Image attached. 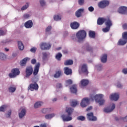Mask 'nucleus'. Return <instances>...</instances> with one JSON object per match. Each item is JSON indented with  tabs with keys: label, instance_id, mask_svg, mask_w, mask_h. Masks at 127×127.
Masks as SVG:
<instances>
[{
	"label": "nucleus",
	"instance_id": "14",
	"mask_svg": "<svg viewBox=\"0 0 127 127\" xmlns=\"http://www.w3.org/2000/svg\"><path fill=\"white\" fill-rule=\"evenodd\" d=\"M28 89L32 91H34V90H38V84L36 83L31 84L29 86Z\"/></svg>",
	"mask_w": 127,
	"mask_h": 127
},
{
	"label": "nucleus",
	"instance_id": "19",
	"mask_svg": "<svg viewBox=\"0 0 127 127\" xmlns=\"http://www.w3.org/2000/svg\"><path fill=\"white\" fill-rule=\"evenodd\" d=\"M89 84V80L87 79H84L80 81V85L82 86V87H85V86H87Z\"/></svg>",
	"mask_w": 127,
	"mask_h": 127
},
{
	"label": "nucleus",
	"instance_id": "43",
	"mask_svg": "<svg viewBox=\"0 0 127 127\" xmlns=\"http://www.w3.org/2000/svg\"><path fill=\"white\" fill-rule=\"evenodd\" d=\"M89 37H91V38H95V32L93 31H90L89 32Z\"/></svg>",
	"mask_w": 127,
	"mask_h": 127
},
{
	"label": "nucleus",
	"instance_id": "62",
	"mask_svg": "<svg viewBox=\"0 0 127 127\" xmlns=\"http://www.w3.org/2000/svg\"><path fill=\"white\" fill-rule=\"evenodd\" d=\"M24 18H28V17H29V14H25L24 15Z\"/></svg>",
	"mask_w": 127,
	"mask_h": 127
},
{
	"label": "nucleus",
	"instance_id": "10",
	"mask_svg": "<svg viewBox=\"0 0 127 127\" xmlns=\"http://www.w3.org/2000/svg\"><path fill=\"white\" fill-rule=\"evenodd\" d=\"M118 11L119 13H121V14H127V7L125 6H121L118 8Z\"/></svg>",
	"mask_w": 127,
	"mask_h": 127
},
{
	"label": "nucleus",
	"instance_id": "26",
	"mask_svg": "<svg viewBox=\"0 0 127 127\" xmlns=\"http://www.w3.org/2000/svg\"><path fill=\"white\" fill-rule=\"evenodd\" d=\"M42 105H43V102L38 101L35 103L34 108L35 109H37L38 108H40V107H41Z\"/></svg>",
	"mask_w": 127,
	"mask_h": 127
},
{
	"label": "nucleus",
	"instance_id": "21",
	"mask_svg": "<svg viewBox=\"0 0 127 127\" xmlns=\"http://www.w3.org/2000/svg\"><path fill=\"white\" fill-rule=\"evenodd\" d=\"M69 89L71 93H73V94L77 93V85L75 84L73 85Z\"/></svg>",
	"mask_w": 127,
	"mask_h": 127
},
{
	"label": "nucleus",
	"instance_id": "29",
	"mask_svg": "<svg viewBox=\"0 0 127 127\" xmlns=\"http://www.w3.org/2000/svg\"><path fill=\"white\" fill-rule=\"evenodd\" d=\"M84 11V8L79 9L75 12V15L77 17H80L81 16V13Z\"/></svg>",
	"mask_w": 127,
	"mask_h": 127
},
{
	"label": "nucleus",
	"instance_id": "20",
	"mask_svg": "<svg viewBox=\"0 0 127 127\" xmlns=\"http://www.w3.org/2000/svg\"><path fill=\"white\" fill-rule=\"evenodd\" d=\"M81 71L83 72V73H85L86 75L88 74V68H87V64H82L81 66Z\"/></svg>",
	"mask_w": 127,
	"mask_h": 127
},
{
	"label": "nucleus",
	"instance_id": "13",
	"mask_svg": "<svg viewBox=\"0 0 127 127\" xmlns=\"http://www.w3.org/2000/svg\"><path fill=\"white\" fill-rule=\"evenodd\" d=\"M40 67V63H38L34 67V71L33 74L34 76H36L37 74H38V72H39V68Z\"/></svg>",
	"mask_w": 127,
	"mask_h": 127
},
{
	"label": "nucleus",
	"instance_id": "30",
	"mask_svg": "<svg viewBox=\"0 0 127 127\" xmlns=\"http://www.w3.org/2000/svg\"><path fill=\"white\" fill-rule=\"evenodd\" d=\"M18 47L19 50L22 51L24 49V46L23 44L21 41H18Z\"/></svg>",
	"mask_w": 127,
	"mask_h": 127
},
{
	"label": "nucleus",
	"instance_id": "49",
	"mask_svg": "<svg viewBox=\"0 0 127 127\" xmlns=\"http://www.w3.org/2000/svg\"><path fill=\"white\" fill-rule=\"evenodd\" d=\"M29 6V4H28V3H27L25 5L22 6V7L21 8V10H25V9H27Z\"/></svg>",
	"mask_w": 127,
	"mask_h": 127
},
{
	"label": "nucleus",
	"instance_id": "47",
	"mask_svg": "<svg viewBox=\"0 0 127 127\" xmlns=\"http://www.w3.org/2000/svg\"><path fill=\"white\" fill-rule=\"evenodd\" d=\"M10 116H11V110H9L7 113L5 114V117L6 118H10Z\"/></svg>",
	"mask_w": 127,
	"mask_h": 127
},
{
	"label": "nucleus",
	"instance_id": "64",
	"mask_svg": "<svg viewBox=\"0 0 127 127\" xmlns=\"http://www.w3.org/2000/svg\"><path fill=\"white\" fill-rule=\"evenodd\" d=\"M40 127H46V125H45V124H41Z\"/></svg>",
	"mask_w": 127,
	"mask_h": 127
},
{
	"label": "nucleus",
	"instance_id": "24",
	"mask_svg": "<svg viewBox=\"0 0 127 127\" xmlns=\"http://www.w3.org/2000/svg\"><path fill=\"white\" fill-rule=\"evenodd\" d=\"M108 55L107 54L103 55L101 57V61L102 63H106L107 62Z\"/></svg>",
	"mask_w": 127,
	"mask_h": 127
},
{
	"label": "nucleus",
	"instance_id": "38",
	"mask_svg": "<svg viewBox=\"0 0 127 127\" xmlns=\"http://www.w3.org/2000/svg\"><path fill=\"white\" fill-rule=\"evenodd\" d=\"M54 19L56 21H59V20H61V16L60 15H55L54 16Z\"/></svg>",
	"mask_w": 127,
	"mask_h": 127
},
{
	"label": "nucleus",
	"instance_id": "56",
	"mask_svg": "<svg viewBox=\"0 0 127 127\" xmlns=\"http://www.w3.org/2000/svg\"><path fill=\"white\" fill-rule=\"evenodd\" d=\"M122 73L125 75L127 74V68H125L122 70Z\"/></svg>",
	"mask_w": 127,
	"mask_h": 127
},
{
	"label": "nucleus",
	"instance_id": "39",
	"mask_svg": "<svg viewBox=\"0 0 127 127\" xmlns=\"http://www.w3.org/2000/svg\"><path fill=\"white\" fill-rule=\"evenodd\" d=\"M73 84V81L71 79H68L65 81V86L66 87H68V86H70V85Z\"/></svg>",
	"mask_w": 127,
	"mask_h": 127
},
{
	"label": "nucleus",
	"instance_id": "11",
	"mask_svg": "<svg viewBox=\"0 0 127 127\" xmlns=\"http://www.w3.org/2000/svg\"><path fill=\"white\" fill-rule=\"evenodd\" d=\"M87 118L88 121L92 122H96L97 117L94 116V113L91 112L87 114Z\"/></svg>",
	"mask_w": 127,
	"mask_h": 127
},
{
	"label": "nucleus",
	"instance_id": "27",
	"mask_svg": "<svg viewBox=\"0 0 127 127\" xmlns=\"http://www.w3.org/2000/svg\"><path fill=\"white\" fill-rule=\"evenodd\" d=\"M64 73L66 75H70L72 74V69L69 68L68 67H64Z\"/></svg>",
	"mask_w": 127,
	"mask_h": 127
},
{
	"label": "nucleus",
	"instance_id": "53",
	"mask_svg": "<svg viewBox=\"0 0 127 127\" xmlns=\"http://www.w3.org/2000/svg\"><path fill=\"white\" fill-rule=\"evenodd\" d=\"M110 28H110L109 27L106 26V28L102 29V31H103V32H109V31H110Z\"/></svg>",
	"mask_w": 127,
	"mask_h": 127
},
{
	"label": "nucleus",
	"instance_id": "52",
	"mask_svg": "<svg viewBox=\"0 0 127 127\" xmlns=\"http://www.w3.org/2000/svg\"><path fill=\"white\" fill-rule=\"evenodd\" d=\"M77 119L78 121H81L82 122H83L85 120L86 118H85V117L81 116L78 117Z\"/></svg>",
	"mask_w": 127,
	"mask_h": 127
},
{
	"label": "nucleus",
	"instance_id": "23",
	"mask_svg": "<svg viewBox=\"0 0 127 127\" xmlns=\"http://www.w3.org/2000/svg\"><path fill=\"white\" fill-rule=\"evenodd\" d=\"M106 21V18H99L97 20V24L102 25Z\"/></svg>",
	"mask_w": 127,
	"mask_h": 127
},
{
	"label": "nucleus",
	"instance_id": "31",
	"mask_svg": "<svg viewBox=\"0 0 127 127\" xmlns=\"http://www.w3.org/2000/svg\"><path fill=\"white\" fill-rule=\"evenodd\" d=\"M63 72L61 70H58L56 72V74H54L55 78H59L61 76H62Z\"/></svg>",
	"mask_w": 127,
	"mask_h": 127
},
{
	"label": "nucleus",
	"instance_id": "59",
	"mask_svg": "<svg viewBox=\"0 0 127 127\" xmlns=\"http://www.w3.org/2000/svg\"><path fill=\"white\" fill-rule=\"evenodd\" d=\"M94 8L93 7V6H90L88 8V10L89 11H90L91 12H93V11L94 10Z\"/></svg>",
	"mask_w": 127,
	"mask_h": 127
},
{
	"label": "nucleus",
	"instance_id": "17",
	"mask_svg": "<svg viewBox=\"0 0 127 127\" xmlns=\"http://www.w3.org/2000/svg\"><path fill=\"white\" fill-rule=\"evenodd\" d=\"M80 24L77 22H73L70 23V27L72 29H77L79 28Z\"/></svg>",
	"mask_w": 127,
	"mask_h": 127
},
{
	"label": "nucleus",
	"instance_id": "4",
	"mask_svg": "<svg viewBox=\"0 0 127 127\" xmlns=\"http://www.w3.org/2000/svg\"><path fill=\"white\" fill-rule=\"evenodd\" d=\"M115 109H116V104H115V103H111L110 106L105 107L104 109L103 112L106 114H109L110 113H112Z\"/></svg>",
	"mask_w": 127,
	"mask_h": 127
},
{
	"label": "nucleus",
	"instance_id": "44",
	"mask_svg": "<svg viewBox=\"0 0 127 127\" xmlns=\"http://www.w3.org/2000/svg\"><path fill=\"white\" fill-rule=\"evenodd\" d=\"M61 57H62V54L60 53H58L56 55V58L59 61H60V60H61Z\"/></svg>",
	"mask_w": 127,
	"mask_h": 127
},
{
	"label": "nucleus",
	"instance_id": "57",
	"mask_svg": "<svg viewBox=\"0 0 127 127\" xmlns=\"http://www.w3.org/2000/svg\"><path fill=\"white\" fill-rule=\"evenodd\" d=\"M36 49H37L36 48H32L30 49V51L33 53H35V52L36 51Z\"/></svg>",
	"mask_w": 127,
	"mask_h": 127
},
{
	"label": "nucleus",
	"instance_id": "8",
	"mask_svg": "<svg viewBox=\"0 0 127 127\" xmlns=\"http://www.w3.org/2000/svg\"><path fill=\"white\" fill-rule=\"evenodd\" d=\"M20 73L19 69L17 68H13L11 70V73L9 74V77H10V78H15V77L19 75Z\"/></svg>",
	"mask_w": 127,
	"mask_h": 127
},
{
	"label": "nucleus",
	"instance_id": "54",
	"mask_svg": "<svg viewBox=\"0 0 127 127\" xmlns=\"http://www.w3.org/2000/svg\"><path fill=\"white\" fill-rule=\"evenodd\" d=\"M9 42H10V40L8 39H5L2 41V44H6L7 43H9Z\"/></svg>",
	"mask_w": 127,
	"mask_h": 127
},
{
	"label": "nucleus",
	"instance_id": "60",
	"mask_svg": "<svg viewBox=\"0 0 127 127\" xmlns=\"http://www.w3.org/2000/svg\"><path fill=\"white\" fill-rule=\"evenodd\" d=\"M56 87L59 88H62V84L61 83H57Z\"/></svg>",
	"mask_w": 127,
	"mask_h": 127
},
{
	"label": "nucleus",
	"instance_id": "61",
	"mask_svg": "<svg viewBox=\"0 0 127 127\" xmlns=\"http://www.w3.org/2000/svg\"><path fill=\"white\" fill-rule=\"evenodd\" d=\"M124 29H127V24H124L123 25Z\"/></svg>",
	"mask_w": 127,
	"mask_h": 127
},
{
	"label": "nucleus",
	"instance_id": "5",
	"mask_svg": "<svg viewBox=\"0 0 127 127\" xmlns=\"http://www.w3.org/2000/svg\"><path fill=\"white\" fill-rule=\"evenodd\" d=\"M41 50H49L51 48L50 43H41L40 45Z\"/></svg>",
	"mask_w": 127,
	"mask_h": 127
},
{
	"label": "nucleus",
	"instance_id": "34",
	"mask_svg": "<svg viewBox=\"0 0 127 127\" xmlns=\"http://www.w3.org/2000/svg\"><path fill=\"white\" fill-rule=\"evenodd\" d=\"M52 28V27L51 26H48L46 28V34H51V29Z\"/></svg>",
	"mask_w": 127,
	"mask_h": 127
},
{
	"label": "nucleus",
	"instance_id": "37",
	"mask_svg": "<svg viewBox=\"0 0 127 127\" xmlns=\"http://www.w3.org/2000/svg\"><path fill=\"white\" fill-rule=\"evenodd\" d=\"M72 64H73V61L72 60H68L64 62V65L65 66H67L68 65H72Z\"/></svg>",
	"mask_w": 127,
	"mask_h": 127
},
{
	"label": "nucleus",
	"instance_id": "7",
	"mask_svg": "<svg viewBox=\"0 0 127 127\" xmlns=\"http://www.w3.org/2000/svg\"><path fill=\"white\" fill-rule=\"evenodd\" d=\"M33 73V68L32 66H28L25 69V77L26 78H29Z\"/></svg>",
	"mask_w": 127,
	"mask_h": 127
},
{
	"label": "nucleus",
	"instance_id": "12",
	"mask_svg": "<svg viewBox=\"0 0 127 127\" xmlns=\"http://www.w3.org/2000/svg\"><path fill=\"white\" fill-rule=\"evenodd\" d=\"M109 98L111 101H115L116 102L119 100L120 95L119 93H112L110 95Z\"/></svg>",
	"mask_w": 127,
	"mask_h": 127
},
{
	"label": "nucleus",
	"instance_id": "40",
	"mask_svg": "<svg viewBox=\"0 0 127 127\" xmlns=\"http://www.w3.org/2000/svg\"><path fill=\"white\" fill-rule=\"evenodd\" d=\"M95 69L97 70V71H101L103 69V65L101 64H97L95 66Z\"/></svg>",
	"mask_w": 127,
	"mask_h": 127
},
{
	"label": "nucleus",
	"instance_id": "45",
	"mask_svg": "<svg viewBox=\"0 0 127 127\" xmlns=\"http://www.w3.org/2000/svg\"><path fill=\"white\" fill-rule=\"evenodd\" d=\"M85 48L87 51H91L92 50V47L90 46L89 44H86L85 45Z\"/></svg>",
	"mask_w": 127,
	"mask_h": 127
},
{
	"label": "nucleus",
	"instance_id": "2",
	"mask_svg": "<svg viewBox=\"0 0 127 127\" xmlns=\"http://www.w3.org/2000/svg\"><path fill=\"white\" fill-rule=\"evenodd\" d=\"M91 101L95 100L96 103H97L99 106H103L105 104L106 101L103 99L104 95L103 94H98L96 95L91 94L90 96Z\"/></svg>",
	"mask_w": 127,
	"mask_h": 127
},
{
	"label": "nucleus",
	"instance_id": "25",
	"mask_svg": "<svg viewBox=\"0 0 127 127\" xmlns=\"http://www.w3.org/2000/svg\"><path fill=\"white\" fill-rule=\"evenodd\" d=\"M29 60H30V59L29 58H25L23 59L20 63L21 66H24V65L26 64V62H27V61H29Z\"/></svg>",
	"mask_w": 127,
	"mask_h": 127
},
{
	"label": "nucleus",
	"instance_id": "28",
	"mask_svg": "<svg viewBox=\"0 0 127 127\" xmlns=\"http://www.w3.org/2000/svg\"><path fill=\"white\" fill-rule=\"evenodd\" d=\"M25 114H26V111L25 109H22L21 111L19 113V118L20 119H22L24 116H25Z\"/></svg>",
	"mask_w": 127,
	"mask_h": 127
},
{
	"label": "nucleus",
	"instance_id": "18",
	"mask_svg": "<svg viewBox=\"0 0 127 127\" xmlns=\"http://www.w3.org/2000/svg\"><path fill=\"white\" fill-rule=\"evenodd\" d=\"M127 41L125 40L124 38L120 39L118 42V45H121V46H124L125 45V44H127Z\"/></svg>",
	"mask_w": 127,
	"mask_h": 127
},
{
	"label": "nucleus",
	"instance_id": "48",
	"mask_svg": "<svg viewBox=\"0 0 127 127\" xmlns=\"http://www.w3.org/2000/svg\"><path fill=\"white\" fill-rule=\"evenodd\" d=\"M42 59L43 60H46V59H47V53H46V52H43L42 53Z\"/></svg>",
	"mask_w": 127,
	"mask_h": 127
},
{
	"label": "nucleus",
	"instance_id": "58",
	"mask_svg": "<svg viewBox=\"0 0 127 127\" xmlns=\"http://www.w3.org/2000/svg\"><path fill=\"white\" fill-rule=\"evenodd\" d=\"M84 0H78L79 4H80V5H82V4H84Z\"/></svg>",
	"mask_w": 127,
	"mask_h": 127
},
{
	"label": "nucleus",
	"instance_id": "46",
	"mask_svg": "<svg viewBox=\"0 0 127 127\" xmlns=\"http://www.w3.org/2000/svg\"><path fill=\"white\" fill-rule=\"evenodd\" d=\"M6 34V30H3L2 29H0V36H1V35H4Z\"/></svg>",
	"mask_w": 127,
	"mask_h": 127
},
{
	"label": "nucleus",
	"instance_id": "15",
	"mask_svg": "<svg viewBox=\"0 0 127 127\" xmlns=\"http://www.w3.org/2000/svg\"><path fill=\"white\" fill-rule=\"evenodd\" d=\"M24 26L26 28H31L33 26V22L29 20L24 23Z\"/></svg>",
	"mask_w": 127,
	"mask_h": 127
},
{
	"label": "nucleus",
	"instance_id": "42",
	"mask_svg": "<svg viewBox=\"0 0 127 127\" xmlns=\"http://www.w3.org/2000/svg\"><path fill=\"white\" fill-rule=\"evenodd\" d=\"M71 107H76L78 105V102L76 100H72L70 103Z\"/></svg>",
	"mask_w": 127,
	"mask_h": 127
},
{
	"label": "nucleus",
	"instance_id": "6",
	"mask_svg": "<svg viewBox=\"0 0 127 127\" xmlns=\"http://www.w3.org/2000/svg\"><path fill=\"white\" fill-rule=\"evenodd\" d=\"M90 97H91V95H90ZM90 100H92L91 99V97L90 99L88 98H83L80 103L81 107V108H86V107H87V106H88V105H89V102H90Z\"/></svg>",
	"mask_w": 127,
	"mask_h": 127
},
{
	"label": "nucleus",
	"instance_id": "16",
	"mask_svg": "<svg viewBox=\"0 0 127 127\" xmlns=\"http://www.w3.org/2000/svg\"><path fill=\"white\" fill-rule=\"evenodd\" d=\"M105 25L107 26L108 27L111 28V26L113 25V23L112 22V20L110 19V18H106L105 20Z\"/></svg>",
	"mask_w": 127,
	"mask_h": 127
},
{
	"label": "nucleus",
	"instance_id": "50",
	"mask_svg": "<svg viewBox=\"0 0 127 127\" xmlns=\"http://www.w3.org/2000/svg\"><path fill=\"white\" fill-rule=\"evenodd\" d=\"M40 4L41 6H45L46 5V2L44 0H40Z\"/></svg>",
	"mask_w": 127,
	"mask_h": 127
},
{
	"label": "nucleus",
	"instance_id": "55",
	"mask_svg": "<svg viewBox=\"0 0 127 127\" xmlns=\"http://www.w3.org/2000/svg\"><path fill=\"white\" fill-rule=\"evenodd\" d=\"M36 59H33L31 61V64H33V65H34L35 64H36Z\"/></svg>",
	"mask_w": 127,
	"mask_h": 127
},
{
	"label": "nucleus",
	"instance_id": "9",
	"mask_svg": "<svg viewBox=\"0 0 127 127\" xmlns=\"http://www.w3.org/2000/svg\"><path fill=\"white\" fill-rule=\"evenodd\" d=\"M109 1L104 0L99 2L98 5L100 8H105V7L109 5Z\"/></svg>",
	"mask_w": 127,
	"mask_h": 127
},
{
	"label": "nucleus",
	"instance_id": "3",
	"mask_svg": "<svg viewBox=\"0 0 127 127\" xmlns=\"http://www.w3.org/2000/svg\"><path fill=\"white\" fill-rule=\"evenodd\" d=\"M73 109L71 108H66L65 112L67 113L68 116L66 115V114H64L61 116L63 122H70V121H72V117L70 116V115L73 112Z\"/></svg>",
	"mask_w": 127,
	"mask_h": 127
},
{
	"label": "nucleus",
	"instance_id": "51",
	"mask_svg": "<svg viewBox=\"0 0 127 127\" xmlns=\"http://www.w3.org/2000/svg\"><path fill=\"white\" fill-rule=\"evenodd\" d=\"M122 38L127 41V32H125L122 34Z\"/></svg>",
	"mask_w": 127,
	"mask_h": 127
},
{
	"label": "nucleus",
	"instance_id": "35",
	"mask_svg": "<svg viewBox=\"0 0 127 127\" xmlns=\"http://www.w3.org/2000/svg\"><path fill=\"white\" fill-rule=\"evenodd\" d=\"M51 111L50 108H44L42 109L41 112L43 113V114H46V113H50Z\"/></svg>",
	"mask_w": 127,
	"mask_h": 127
},
{
	"label": "nucleus",
	"instance_id": "36",
	"mask_svg": "<svg viewBox=\"0 0 127 127\" xmlns=\"http://www.w3.org/2000/svg\"><path fill=\"white\" fill-rule=\"evenodd\" d=\"M6 59V55L3 53H0V60H5Z\"/></svg>",
	"mask_w": 127,
	"mask_h": 127
},
{
	"label": "nucleus",
	"instance_id": "1",
	"mask_svg": "<svg viewBox=\"0 0 127 127\" xmlns=\"http://www.w3.org/2000/svg\"><path fill=\"white\" fill-rule=\"evenodd\" d=\"M87 36V33L85 30H80L76 34V37H72V39L75 42L81 43L83 42V40H85V38Z\"/></svg>",
	"mask_w": 127,
	"mask_h": 127
},
{
	"label": "nucleus",
	"instance_id": "41",
	"mask_svg": "<svg viewBox=\"0 0 127 127\" xmlns=\"http://www.w3.org/2000/svg\"><path fill=\"white\" fill-rule=\"evenodd\" d=\"M7 107H8L7 105H4L1 106L0 107V112H4L5 111V109H6Z\"/></svg>",
	"mask_w": 127,
	"mask_h": 127
},
{
	"label": "nucleus",
	"instance_id": "63",
	"mask_svg": "<svg viewBox=\"0 0 127 127\" xmlns=\"http://www.w3.org/2000/svg\"><path fill=\"white\" fill-rule=\"evenodd\" d=\"M93 108L92 107V106H90L89 107L87 108L86 109V111H91V110H92Z\"/></svg>",
	"mask_w": 127,
	"mask_h": 127
},
{
	"label": "nucleus",
	"instance_id": "22",
	"mask_svg": "<svg viewBox=\"0 0 127 127\" xmlns=\"http://www.w3.org/2000/svg\"><path fill=\"white\" fill-rule=\"evenodd\" d=\"M56 116L55 113L49 114L45 115V118L46 120H51L53 118H54Z\"/></svg>",
	"mask_w": 127,
	"mask_h": 127
},
{
	"label": "nucleus",
	"instance_id": "33",
	"mask_svg": "<svg viewBox=\"0 0 127 127\" xmlns=\"http://www.w3.org/2000/svg\"><path fill=\"white\" fill-rule=\"evenodd\" d=\"M15 90H16V87L14 85H11L9 87V91L10 93L15 92Z\"/></svg>",
	"mask_w": 127,
	"mask_h": 127
},
{
	"label": "nucleus",
	"instance_id": "32",
	"mask_svg": "<svg viewBox=\"0 0 127 127\" xmlns=\"http://www.w3.org/2000/svg\"><path fill=\"white\" fill-rule=\"evenodd\" d=\"M115 85L116 88H119V89H123L124 87V85L121 83V81H117Z\"/></svg>",
	"mask_w": 127,
	"mask_h": 127
}]
</instances>
